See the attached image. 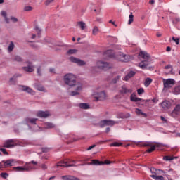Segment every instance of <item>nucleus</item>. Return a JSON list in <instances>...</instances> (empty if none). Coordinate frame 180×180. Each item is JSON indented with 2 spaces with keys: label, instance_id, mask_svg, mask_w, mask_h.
Segmentation results:
<instances>
[{
  "label": "nucleus",
  "instance_id": "19",
  "mask_svg": "<svg viewBox=\"0 0 180 180\" xmlns=\"http://www.w3.org/2000/svg\"><path fill=\"white\" fill-rule=\"evenodd\" d=\"M88 165H105V162H103V161L94 159L91 160V162L88 163Z\"/></svg>",
  "mask_w": 180,
  "mask_h": 180
},
{
  "label": "nucleus",
  "instance_id": "32",
  "mask_svg": "<svg viewBox=\"0 0 180 180\" xmlns=\"http://www.w3.org/2000/svg\"><path fill=\"white\" fill-rule=\"evenodd\" d=\"M129 18V19L128 21V25H131V22H134V15H133L132 12L130 13Z\"/></svg>",
  "mask_w": 180,
  "mask_h": 180
},
{
  "label": "nucleus",
  "instance_id": "17",
  "mask_svg": "<svg viewBox=\"0 0 180 180\" xmlns=\"http://www.w3.org/2000/svg\"><path fill=\"white\" fill-rule=\"evenodd\" d=\"M119 61H122V63H128L130 60V56L127 55H124L123 53H120V57L118 58Z\"/></svg>",
  "mask_w": 180,
  "mask_h": 180
},
{
  "label": "nucleus",
  "instance_id": "5",
  "mask_svg": "<svg viewBox=\"0 0 180 180\" xmlns=\"http://www.w3.org/2000/svg\"><path fill=\"white\" fill-rule=\"evenodd\" d=\"M97 67L100 70H103L104 71H108V70L112 68V65L108 63V62L98 61L97 62Z\"/></svg>",
  "mask_w": 180,
  "mask_h": 180
},
{
  "label": "nucleus",
  "instance_id": "15",
  "mask_svg": "<svg viewBox=\"0 0 180 180\" xmlns=\"http://www.w3.org/2000/svg\"><path fill=\"white\" fill-rule=\"evenodd\" d=\"M121 95H126V94H133V89H127L125 85L122 86L120 90Z\"/></svg>",
  "mask_w": 180,
  "mask_h": 180
},
{
  "label": "nucleus",
  "instance_id": "41",
  "mask_svg": "<svg viewBox=\"0 0 180 180\" xmlns=\"http://www.w3.org/2000/svg\"><path fill=\"white\" fill-rule=\"evenodd\" d=\"M179 22H180V18H175L172 20L173 25L174 26H176V25H178V23H179Z\"/></svg>",
  "mask_w": 180,
  "mask_h": 180
},
{
  "label": "nucleus",
  "instance_id": "43",
  "mask_svg": "<svg viewBox=\"0 0 180 180\" xmlns=\"http://www.w3.org/2000/svg\"><path fill=\"white\" fill-rule=\"evenodd\" d=\"M98 125L101 128H103L105 126H106L105 120L100 121V122L98 123Z\"/></svg>",
  "mask_w": 180,
  "mask_h": 180
},
{
  "label": "nucleus",
  "instance_id": "20",
  "mask_svg": "<svg viewBox=\"0 0 180 180\" xmlns=\"http://www.w3.org/2000/svg\"><path fill=\"white\" fill-rule=\"evenodd\" d=\"M136 75V72L133 70H130L128 74L124 77L123 80L124 81H129L130 78H133Z\"/></svg>",
  "mask_w": 180,
  "mask_h": 180
},
{
  "label": "nucleus",
  "instance_id": "42",
  "mask_svg": "<svg viewBox=\"0 0 180 180\" xmlns=\"http://www.w3.org/2000/svg\"><path fill=\"white\" fill-rule=\"evenodd\" d=\"M0 176L1 178H3L4 179H6V178H8V176H9V174H8L6 172H2V173H1Z\"/></svg>",
  "mask_w": 180,
  "mask_h": 180
},
{
  "label": "nucleus",
  "instance_id": "36",
  "mask_svg": "<svg viewBox=\"0 0 180 180\" xmlns=\"http://www.w3.org/2000/svg\"><path fill=\"white\" fill-rule=\"evenodd\" d=\"M118 81H120V75H118L112 79L111 84H117Z\"/></svg>",
  "mask_w": 180,
  "mask_h": 180
},
{
  "label": "nucleus",
  "instance_id": "29",
  "mask_svg": "<svg viewBox=\"0 0 180 180\" xmlns=\"http://www.w3.org/2000/svg\"><path fill=\"white\" fill-rule=\"evenodd\" d=\"M151 82H153V79L148 77L145 80V86H150V84H151Z\"/></svg>",
  "mask_w": 180,
  "mask_h": 180
},
{
  "label": "nucleus",
  "instance_id": "18",
  "mask_svg": "<svg viewBox=\"0 0 180 180\" xmlns=\"http://www.w3.org/2000/svg\"><path fill=\"white\" fill-rule=\"evenodd\" d=\"M130 101H131V102H144V100H143V98L136 97L135 93H132L131 94Z\"/></svg>",
  "mask_w": 180,
  "mask_h": 180
},
{
  "label": "nucleus",
  "instance_id": "30",
  "mask_svg": "<svg viewBox=\"0 0 180 180\" xmlns=\"http://www.w3.org/2000/svg\"><path fill=\"white\" fill-rule=\"evenodd\" d=\"M115 121L111 120H105V126H114Z\"/></svg>",
  "mask_w": 180,
  "mask_h": 180
},
{
  "label": "nucleus",
  "instance_id": "4",
  "mask_svg": "<svg viewBox=\"0 0 180 180\" xmlns=\"http://www.w3.org/2000/svg\"><path fill=\"white\" fill-rule=\"evenodd\" d=\"M75 165V161L71 160L70 159H66L63 160V162H58L57 164V167H74Z\"/></svg>",
  "mask_w": 180,
  "mask_h": 180
},
{
  "label": "nucleus",
  "instance_id": "7",
  "mask_svg": "<svg viewBox=\"0 0 180 180\" xmlns=\"http://www.w3.org/2000/svg\"><path fill=\"white\" fill-rule=\"evenodd\" d=\"M13 169L16 172H27L32 169V167L30 166L13 167Z\"/></svg>",
  "mask_w": 180,
  "mask_h": 180
},
{
  "label": "nucleus",
  "instance_id": "34",
  "mask_svg": "<svg viewBox=\"0 0 180 180\" xmlns=\"http://www.w3.org/2000/svg\"><path fill=\"white\" fill-rule=\"evenodd\" d=\"M98 32H99V28H98L96 26L94 27L92 30V34L94 36H96Z\"/></svg>",
  "mask_w": 180,
  "mask_h": 180
},
{
  "label": "nucleus",
  "instance_id": "63",
  "mask_svg": "<svg viewBox=\"0 0 180 180\" xmlns=\"http://www.w3.org/2000/svg\"><path fill=\"white\" fill-rule=\"evenodd\" d=\"M4 20L6 22L9 23V18L8 17L4 18Z\"/></svg>",
  "mask_w": 180,
  "mask_h": 180
},
{
  "label": "nucleus",
  "instance_id": "60",
  "mask_svg": "<svg viewBox=\"0 0 180 180\" xmlns=\"http://www.w3.org/2000/svg\"><path fill=\"white\" fill-rule=\"evenodd\" d=\"M6 15L7 14H6V11H1V15H3L4 17V18L7 17Z\"/></svg>",
  "mask_w": 180,
  "mask_h": 180
},
{
  "label": "nucleus",
  "instance_id": "35",
  "mask_svg": "<svg viewBox=\"0 0 180 180\" xmlns=\"http://www.w3.org/2000/svg\"><path fill=\"white\" fill-rule=\"evenodd\" d=\"M45 126H46V129H53V127H55L54 124H53L51 122H46L45 124Z\"/></svg>",
  "mask_w": 180,
  "mask_h": 180
},
{
  "label": "nucleus",
  "instance_id": "39",
  "mask_svg": "<svg viewBox=\"0 0 180 180\" xmlns=\"http://www.w3.org/2000/svg\"><path fill=\"white\" fill-rule=\"evenodd\" d=\"M136 115H142L143 116H146V114L143 112L141 109L136 108Z\"/></svg>",
  "mask_w": 180,
  "mask_h": 180
},
{
  "label": "nucleus",
  "instance_id": "14",
  "mask_svg": "<svg viewBox=\"0 0 180 180\" xmlns=\"http://www.w3.org/2000/svg\"><path fill=\"white\" fill-rule=\"evenodd\" d=\"M49 116H50V112L49 111L40 110L37 112V117H41V118L46 119L49 117Z\"/></svg>",
  "mask_w": 180,
  "mask_h": 180
},
{
  "label": "nucleus",
  "instance_id": "9",
  "mask_svg": "<svg viewBox=\"0 0 180 180\" xmlns=\"http://www.w3.org/2000/svg\"><path fill=\"white\" fill-rule=\"evenodd\" d=\"M164 88H171L172 85H175V80L174 79H163Z\"/></svg>",
  "mask_w": 180,
  "mask_h": 180
},
{
  "label": "nucleus",
  "instance_id": "40",
  "mask_svg": "<svg viewBox=\"0 0 180 180\" xmlns=\"http://www.w3.org/2000/svg\"><path fill=\"white\" fill-rule=\"evenodd\" d=\"M13 61H18V63H20L23 61V60L22 59V57L19 56H15L13 58Z\"/></svg>",
  "mask_w": 180,
  "mask_h": 180
},
{
  "label": "nucleus",
  "instance_id": "44",
  "mask_svg": "<svg viewBox=\"0 0 180 180\" xmlns=\"http://www.w3.org/2000/svg\"><path fill=\"white\" fill-rule=\"evenodd\" d=\"M40 168H41V169H43V171H46L48 168L47 165H46L45 163H42L40 165Z\"/></svg>",
  "mask_w": 180,
  "mask_h": 180
},
{
  "label": "nucleus",
  "instance_id": "61",
  "mask_svg": "<svg viewBox=\"0 0 180 180\" xmlns=\"http://www.w3.org/2000/svg\"><path fill=\"white\" fill-rule=\"evenodd\" d=\"M160 119H161V120H162V122H165V123H167V119H165V117L161 116V117H160Z\"/></svg>",
  "mask_w": 180,
  "mask_h": 180
},
{
  "label": "nucleus",
  "instance_id": "45",
  "mask_svg": "<svg viewBox=\"0 0 180 180\" xmlns=\"http://www.w3.org/2000/svg\"><path fill=\"white\" fill-rule=\"evenodd\" d=\"M32 9H33V7H32V6H25V7L24 8V11H25V12H29V11H32Z\"/></svg>",
  "mask_w": 180,
  "mask_h": 180
},
{
  "label": "nucleus",
  "instance_id": "22",
  "mask_svg": "<svg viewBox=\"0 0 180 180\" xmlns=\"http://www.w3.org/2000/svg\"><path fill=\"white\" fill-rule=\"evenodd\" d=\"M172 103L169 101H165L161 103L162 108L163 109H169L172 106Z\"/></svg>",
  "mask_w": 180,
  "mask_h": 180
},
{
  "label": "nucleus",
  "instance_id": "37",
  "mask_svg": "<svg viewBox=\"0 0 180 180\" xmlns=\"http://www.w3.org/2000/svg\"><path fill=\"white\" fill-rule=\"evenodd\" d=\"M121 146H123V143L119 142H114L110 144L111 147H120Z\"/></svg>",
  "mask_w": 180,
  "mask_h": 180
},
{
  "label": "nucleus",
  "instance_id": "47",
  "mask_svg": "<svg viewBox=\"0 0 180 180\" xmlns=\"http://www.w3.org/2000/svg\"><path fill=\"white\" fill-rule=\"evenodd\" d=\"M137 94L138 95H143L144 94V89L143 88H140L137 90Z\"/></svg>",
  "mask_w": 180,
  "mask_h": 180
},
{
  "label": "nucleus",
  "instance_id": "24",
  "mask_svg": "<svg viewBox=\"0 0 180 180\" xmlns=\"http://www.w3.org/2000/svg\"><path fill=\"white\" fill-rule=\"evenodd\" d=\"M77 26H79L81 30H85L86 27V24L84 21H79L77 22Z\"/></svg>",
  "mask_w": 180,
  "mask_h": 180
},
{
  "label": "nucleus",
  "instance_id": "38",
  "mask_svg": "<svg viewBox=\"0 0 180 180\" xmlns=\"http://www.w3.org/2000/svg\"><path fill=\"white\" fill-rule=\"evenodd\" d=\"M174 157L168 156V155L163 157L164 161H172V160H174Z\"/></svg>",
  "mask_w": 180,
  "mask_h": 180
},
{
  "label": "nucleus",
  "instance_id": "26",
  "mask_svg": "<svg viewBox=\"0 0 180 180\" xmlns=\"http://www.w3.org/2000/svg\"><path fill=\"white\" fill-rule=\"evenodd\" d=\"M62 179L63 180H79V179L71 176H62Z\"/></svg>",
  "mask_w": 180,
  "mask_h": 180
},
{
  "label": "nucleus",
  "instance_id": "3",
  "mask_svg": "<svg viewBox=\"0 0 180 180\" xmlns=\"http://www.w3.org/2000/svg\"><path fill=\"white\" fill-rule=\"evenodd\" d=\"M16 146L15 139H7L4 141L2 147L4 148H13V147H16Z\"/></svg>",
  "mask_w": 180,
  "mask_h": 180
},
{
  "label": "nucleus",
  "instance_id": "25",
  "mask_svg": "<svg viewBox=\"0 0 180 180\" xmlns=\"http://www.w3.org/2000/svg\"><path fill=\"white\" fill-rule=\"evenodd\" d=\"M150 176V178H153L155 180H165V179L162 176H157L155 174H151Z\"/></svg>",
  "mask_w": 180,
  "mask_h": 180
},
{
  "label": "nucleus",
  "instance_id": "33",
  "mask_svg": "<svg viewBox=\"0 0 180 180\" xmlns=\"http://www.w3.org/2000/svg\"><path fill=\"white\" fill-rule=\"evenodd\" d=\"M174 95H179L180 94V85L176 86L173 91Z\"/></svg>",
  "mask_w": 180,
  "mask_h": 180
},
{
  "label": "nucleus",
  "instance_id": "51",
  "mask_svg": "<svg viewBox=\"0 0 180 180\" xmlns=\"http://www.w3.org/2000/svg\"><path fill=\"white\" fill-rule=\"evenodd\" d=\"M35 30L38 33V37L40 38V33H41V30H40V28H39V27L36 26L35 27Z\"/></svg>",
  "mask_w": 180,
  "mask_h": 180
},
{
  "label": "nucleus",
  "instance_id": "2",
  "mask_svg": "<svg viewBox=\"0 0 180 180\" xmlns=\"http://www.w3.org/2000/svg\"><path fill=\"white\" fill-rule=\"evenodd\" d=\"M139 57H141L142 58H143V60H145L139 63V67L142 70H146V67H147L148 65V64H147V60H148V58H150V55L148 53H147V52H146V51H141L139 52Z\"/></svg>",
  "mask_w": 180,
  "mask_h": 180
},
{
  "label": "nucleus",
  "instance_id": "8",
  "mask_svg": "<svg viewBox=\"0 0 180 180\" xmlns=\"http://www.w3.org/2000/svg\"><path fill=\"white\" fill-rule=\"evenodd\" d=\"M70 61H71V63H75V64H77V65H80V66H82V65H85V64H86V63L79 58H77L74 56H71L70 58H69Z\"/></svg>",
  "mask_w": 180,
  "mask_h": 180
},
{
  "label": "nucleus",
  "instance_id": "23",
  "mask_svg": "<svg viewBox=\"0 0 180 180\" xmlns=\"http://www.w3.org/2000/svg\"><path fill=\"white\" fill-rule=\"evenodd\" d=\"M150 171L151 174H153V175H157L158 172H162V174H165V172H164V170L157 169L154 167H150Z\"/></svg>",
  "mask_w": 180,
  "mask_h": 180
},
{
  "label": "nucleus",
  "instance_id": "21",
  "mask_svg": "<svg viewBox=\"0 0 180 180\" xmlns=\"http://www.w3.org/2000/svg\"><path fill=\"white\" fill-rule=\"evenodd\" d=\"M39 120L37 118L27 117L25 122L27 124H37L36 122Z\"/></svg>",
  "mask_w": 180,
  "mask_h": 180
},
{
  "label": "nucleus",
  "instance_id": "52",
  "mask_svg": "<svg viewBox=\"0 0 180 180\" xmlns=\"http://www.w3.org/2000/svg\"><path fill=\"white\" fill-rule=\"evenodd\" d=\"M171 68V72H172L174 68H172V65H167L165 67V70H169Z\"/></svg>",
  "mask_w": 180,
  "mask_h": 180
},
{
  "label": "nucleus",
  "instance_id": "12",
  "mask_svg": "<svg viewBox=\"0 0 180 180\" xmlns=\"http://www.w3.org/2000/svg\"><path fill=\"white\" fill-rule=\"evenodd\" d=\"M26 64H27V66L23 67L22 70H24L25 72H33V71H34V66H33L32 62L27 61Z\"/></svg>",
  "mask_w": 180,
  "mask_h": 180
},
{
  "label": "nucleus",
  "instance_id": "50",
  "mask_svg": "<svg viewBox=\"0 0 180 180\" xmlns=\"http://www.w3.org/2000/svg\"><path fill=\"white\" fill-rule=\"evenodd\" d=\"M37 72L39 77H41V66L37 68Z\"/></svg>",
  "mask_w": 180,
  "mask_h": 180
},
{
  "label": "nucleus",
  "instance_id": "48",
  "mask_svg": "<svg viewBox=\"0 0 180 180\" xmlns=\"http://www.w3.org/2000/svg\"><path fill=\"white\" fill-rule=\"evenodd\" d=\"M73 141H77V139H74V138H71V136H70L68 138V141H67L68 144H70V143H73Z\"/></svg>",
  "mask_w": 180,
  "mask_h": 180
},
{
  "label": "nucleus",
  "instance_id": "56",
  "mask_svg": "<svg viewBox=\"0 0 180 180\" xmlns=\"http://www.w3.org/2000/svg\"><path fill=\"white\" fill-rule=\"evenodd\" d=\"M54 0H46L45 1V5L48 6L50 5Z\"/></svg>",
  "mask_w": 180,
  "mask_h": 180
},
{
  "label": "nucleus",
  "instance_id": "59",
  "mask_svg": "<svg viewBox=\"0 0 180 180\" xmlns=\"http://www.w3.org/2000/svg\"><path fill=\"white\" fill-rule=\"evenodd\" d=\"M20 77H22L21 74H15L13 75V78H19Z\"/></svg>",
  "mask_w": 180,
  "mask_h": 180
},
{
  "label": "nucleus",
  "instance_id": "1",
  "mask_svg": "<svg viewBox=\"0 0 180 180\" xmlns=\"http://www.w3.org/2000/svg\"><path fill=\"white\" fill-rule=\"evenodd\" d=\"M64 82L69 86H75L77 85V77L73 74L68 73L64 76Z\"/></svg>",
  "mask_w": 180,
  "mask_h": 180
},
{
  "label": "nucleus",
  "instance_id": "49",
  "mask_svg": "<svg viewBox=\"0 0 180 180\" xmlns=\"http://www.w3.org/2000/svg\"><path fill=\"white\" fill-rule=\"evenodd\" d=\"M77 53V49H69L68 51V54H75Z\"/></svg>",
  "mask_w": 180,
  "mask_h": 180
},
{
  "label": "nucleus",
  "instance_id": "64",
  "mask_svg": "<svg viewBox=\"0 0 180 180\" xmlns=\"http://www.w3.org/2000/svg\"><path fill=\"white\" fill-rule=\"evenodd\" d=\"M109 131H110V128L107 127V128L105 129V133H109Z\"/></svg>",
  "mask_w": 180,
  "mask_h": 180
},
{
  "label": "nucleus",
  "instance_id": "28",
  "mask_svg": "<svg viewBox=\"0 0 180 180\" xmlns=\"http://www.w3.org/2000/svg\"><path fill=\"white\" fill-rule=\"evenodd\" d=\"M80 109H89V105L85 103H81L79 104Z\"/></svg>",
  "mask_w": 180,
  "mask_h": 180
},
{
  "label": "nucleus",
  "instance_id": "57",
  "mask_svg": "<svg viewBox=\"0 0 180 180\" xmlns=\"http://www.w3.org/2000/svg\"><path fill=\"white\" fill-rule=\"evenodd\" d=\"M11 19L12 22H13V23H16V22H18V18H16L15 17H11Z\"/></svg>",
  "mask_w": 180,
  "mask_h": 180
},
{
  "label": "nucleus",
  "instance_id": "27",
  "mask_svg": "<svg viewBox=\"0 0 180 180\" xmlns=\"http://www.w3.org/2000/svg\"><path fill=\"white\" fill-rule=\"evenodd\" d=\"M105 56H107V57L112 58L113 57V51L111 49L107 50L104 52Z\"/></svg>",
  "mask_w": 180,
  "mask_h": 180
},
{
  "label": "nucleus",
  "instance_id": "46",
  "mask_svg": "<svg viewBox=\"0 0 180 180\" xmlns=\"http://www.w3.org/2000/svg\"><path fill=\"white\" fill-rule=\"evenodd\" d=\"M0 151H1V153H3V154H4V155H9V153H8V151H6V149H5L4 148H1Z\"/></svg>",
  "mask_w": 180,
  "mask_h": 180
},
{
  "label": "nucleus",
  "instance_id": "11",
  "mask_svg": "<svg viewBox=\"0 0 180 180\" xmlns=\"http://www.w3.org/2000/svg\"><path fill=\"white\" fill-rule=\"evenodd\" d=\"M20 91L22 92H27V94H31V95H34V91L32 88L27 86L20 85L19 86Z\"/></svg>",
  "mask_w": 180,
  "mask_h": 180
},
{
  "label": "nucleus",
  "instance_id": "58",
  "mask_svg": "<svg viewBox=\"0 0 180 180\" xmlns=\"http://www.w3.org/2000/svg\"><path fill=\"white\" fill-rule=\"evenodd\" d=\"M38 91H44V87L43 86H38Z\"/></svg>",
  "mask_w": 180,
  "mask_h": 180
},
{
  "label": "nucleus",
  "instance_id": "54",
  "mask_svg": "<svg viewBox=\"0 0 180 180\" xmlns=\"http://www.w3.org/2000/svg\"><path fill=\"white\" fill-rule=\"evenodd\" d=\"M172 40L175 41L176 44H179V39L175 38L174 37H172Z\"/></svg>",
  "mask_w": 180,
  "mask_h": 180
},
{
  "label": "nucleus",
  "instance_id": "6",
  "mask_svg": "<svg viewBox=\"0 0 180 180\" xmlns=\"http://www.w3.org/2000/svg\"><path fill=\"white\" fill-rule=\"evenodd\" d=\"M143 147H150V148L146 150V153H153V151H155L156 147H160L159 145H153L151 142H145L142 143Z\"/></svg>",
  "mask_w": 180,
  "mask_h": 180
},
{
  "label": "nucleus",
  "instance_id": "55",
  "mask_svg": "<svg viewBox=\"0 0 180 180\" xmlns=\"http://www.w3.org/2000/svg\"><path fill=\"white\" fill-rule=\"evenodd\" d=\"M75 95H79V92H78V91H71V93H70L71 96H75Z\"/></svg>",
  "mask_w": 180,
  "mask_h": 180
},
{
  "label": "nucleus",
  "instance_id": "16",
  "mask_svg": "<svg viewBox=\"0 0 180 180\" xmlns=\"http://www.w3.org/2000/svg\"><path fill=\"white\" fill-rule=\"evenodd\" d=\"M95 99L98 101H105L106 99V93L105 91H101L97 94Z\"/></svg>",
  "mask_w": 180,
  "mask_h": 180
},
{
  "label": "nucleus",
  "instance_id": "31",
  "mask_svg": "<svg viewBox=\"0 0 180 180\" xmlns=\"http://www.w3.org/2000/svg\"><path fill=\"white\" fill-rule=\"evenodd\" d=\"M13 49H15V44H13V41H11L8 47V51L11 53V51H13Z\"/></svg>",
  "mask_w": 180,
  "mask_h": 180
},
{
  "label": "nucleus",
  "instance_id": "62",
  "mask_svg": "<svg viewBox=\"0 0 180 180\" xmlns=\"http://www.w3.org/2000/svg\"><path fill=\"white\" fill-rule=\"evenodd\" d=\"M94 147H96V145H92L91 146H89L87 150H92V148H94Z\"/></svg>",
  "mask_w": 180,
  "mask_h": 180
},
{
  "label": "nucleus",
  "instance_id": "13",
  "mask_svg": "<svg viewBox=\"0 0 180 180\" xmlns=\"http://www.w3.org/2000/svg\"><path fill=\"white\" fill-rule=\"evenodd\" d=\"M180 115V103L176 104L172 112H171L170 115L172 117H176V116H179Z\"/></svg>",
  "mask_w": 180,
  "mask_h": 180
},
{
  "label": "nucleus",
  "instance_id": "53",
  "mask_svg": "<svg viewBox=\"0 0 180 180\" xmlns=\"http://www.w3.org/2000/svg\"><path fill=\"white\" fill-rule=\"evenodd\" d=\"M41 151L42 153H49V151H50V148H42Z\"/></svg>",
  "mask_w": 180,
  "mask_h": 180
},
{
  "label": "nucleus",
  "instance_id": "10",
  "mask_svg": "<svg viewBox=\"0 0 180 180\" xmlns=\"http://www.w3.org/2000/svg\"><path fill=\"white\" fill-rule=\"evenodd\" d=\"M4 167L6 168H8V167H13L15 164H16V160L15 159H9L7 160H3L2 161Z\"/></svg>",
  "mask_w": 180,
  "mask_h": 180
}]
</instances>
